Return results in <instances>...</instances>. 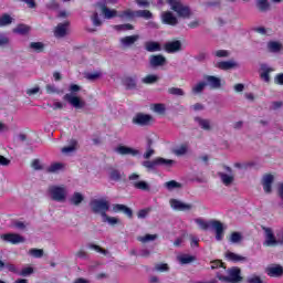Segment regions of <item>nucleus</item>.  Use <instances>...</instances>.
I'll use <instances>...</instances> for the list:
<instances>
[{"mask_svg": "<svg viewBox=\"0 0 283 283\" xmlns=\"http://www.w3.org/2000/svg\"><path fill=\"white\" fill-rule=\"evenodd\" d=\"M196 224L200 227L202 231H208L209 227H212L216 231V240L220 242L224 238V226L218 220H211L210 223L205 221V219H196Z\"/></svg>", "mask_w": 283, "mask_h": 283, "instance_id": "nucleus-1", "label": "nucleus"}, {"mask_svg": "<svg viewBox=\"0 0 283 283\" xmlns=\"http://www.w3.org/2000/svg\"><path fill=\"white\" fill-rule=\"evenodd\" d=\"M69 90L71 93H66L63 96V101H66V103L72 105V107H75V109H83V107H85V101H83V99H81V97L74 95V94L81 92V86L78 84H71Z\"/></svg>", "mask_w": 283, "mask_h": 283, "instance_id": "nucleus-2", "label": "nucleus"}, {"mask_svg": "<svg viewBox=\"0 0 283 283\" xmlns=\"http://www.w3.org/2000/svg\"><path fill=\"white\" fill-rule=\"evenodd\" d=\"M168 6H170V10L176 12L177 17L181 19H190L191 18V8L180 0H167Z\"/></svg>", "mask_w": 283, "mask_h": 283, "instance_id": "nucleus-3", "label": "nucleus"}, {"mask_svg": "<svg viewBox=\"0 0 283 283\" xmlns=\"http://www.w3.org/2000/svg\"><path fill=\"white\" fill-rule=\"evenodd\" d=\"M93 213H99L102 218H107L109 211V201L104 199H94L90 202Z\"/></svg>", "mask_w": 283, "mask_h": 283, "instance_id": "nucleus-4", "label": "nucleus"}, {"mask_svg": "<svg viewBox=\"0 0 283 283\" xmlns=\"http://www.w3.org/2000/svg\"><path fill=\"white\" fill-rule=\"evenodd\" d=\"M229 276H224L221 273H217V277L220 282L226 283H238L242 282V276L240 275L241 271L239 268H232L228 270Z\"/></svg>", "mask_w": 283, "mask_h": 283, "instance_id": "nucleus-5", "label": "nucleus"}, {"mask_svg": "<svg viewBox=\"0 0 283 283\" xmlns=\"http://www.w3.org/2000/svg\"><path fill=\"white\" fill-rule=\"evenodd\" d=\"M49 193L51 200H54L55 202H65V199L67 198V190L64 186H51L49 188Z\"/></svg>", "mask_w": 283, "mask_h": 283, "instance_id": "nucleus-6", "label": "nucleus"}, {"mask_svg": "<svg viewBox=\"0 0 283 283\" xmlns=\"http://www.w3.org/2000/svg\"><path fill=\"white\" fill-rule=\"evenodd\" d=\"M174 160L165 159L163 157H157L153 161L146 160L143 163V167L146 169H156V167H171L174 165Z\"/></svg>", "mask_w": 283, "mask_h": 283, "instance_id": "nucleus-7", "label": "nucleus"}, {"mask_svg": "<svg viewBox=\"0 0 283 283\" xmlns=\"http://www.w3.org/2000/svg\"><path fill=\"white\" fill-rule=\"evenodd\" d=\"M154 123V117L149 114L137 113L133 117V124L138 125L139 127H147Z\"/></svg>", "mask_w": 283, "mask_h": 283, "instance_id": "nucleus-8", "label": "nucleus"}, {"mask_svg": "<svg viewBox=\"0 0 283 283\" xmlns=\"http://www.w3.org/2000/svg\"><path fill=\"white\" fill-rule=\"evenodd\" d=\"M262 229L265 233V241L263 242V247H275L276 244H280V241H277L271 228L263 227Z\"/></svg>", "mask_w": 283, "mask_h": 283, "instance_id": "nucleus-9", "label": "nucleus"}, {"mask_svg": "<svg viewBox=\"0 0 283 283\" xmlns=\"http://www.w3.org/2000/svg\"><path fill=\"white\" fill-rule=\"evenodd\" d=\"M206 85L210 86V90H220L222 87V80L216 75H205Z\"/></svg>", "mask_w": 283, "mask_h": 283, "instance_id": "nucleus-10", "label": "nucleus"}, {"mask_svg": "<svg viewBox=\"0 0 283 283\" xmlns=\"http://www.w3.org/2000/svg\"><path fill=\"white\" fill-rule=\"evenodd\" d=\"M1 239L4 240V242H10V244H21L25 242V238L18 233H6L1 235Z\"/></svg>", "mask_w": 283, "mask_h": 283, "instance_id": "nucleus-11", "label": "nucleus"}, {"mask_svg": "<svg viewBox=\"0 0 283 283\" xmlns=\"http://www.w3.org/2000/svg\"><path fill=\"white\" fill-rule=\"evenodd\" d=\"M170 207L175 209V211H191V209H193V205L185 203L178 199H170Z\"/></svg>", "mask_w": 283, "mask_h": 283, "instance_id": "nucleus-12", "label": "nucleus"}, {"mask_svg": "<svg viewBox=\"0 0 283 283\" xmlns=\"http://www.w3.org/2000/svg\"><path fill=\"white\" fill-rule=\"evenodd\" d=\"M139 39L140 35L138 34L126 35L124 38H120L119 43L124 50H127V48H132V45H135Z\"/></svg>", "mask_w": 283, "mask_h": 283, "instance_id": "nucleus-13", "label": "nucleus"}, {"mask_svg": "<svg viewBox=\"0 0 283 283\" xmlns=\"http://www.w3.org/2000/svg\"><path fill=\"white\" fill-rule=\"evenodd\" d=\"M161 21L165 25H171L172 28L178 25V18L171 11H165L161 14Z\"/></svg>", "mask_w": 283, "mask_h": 283, "instance_id": "nucleus-14", "label": "nucleus"}, {"mask_svg": "<svg viewBox=\"0 0 283 283\" xmlns=\"http://www.w3.org/2000/svg\"><path fill=\"white\" fill-rule=\"evenodd\" d=\"M113 211L115 213H124V216L128 217L129 219L134 218V210L123 203L113 205Z\"/></svg>", "mask_w": 283, "mask_h": 283, "instance_id": "nucleus-15", "label": "nucleus"}, {"mask_svg": "<svg viewBox=\"0 0 283 283\" xmlns=\"http://www.w3.org/2000/svg\"><path fill=\"white\" fill-rule=\"evenodd\" d=\"M265 273L269 277H282L283 266L280 264L269 266L265 269Z\"/></svg>", "mask_w": 283, "mask_h": 283, "instance_id": "nucleus-16", "label": "nucleus"}, {"mask_svg": "<svg viewBox=\"0 0 283 283\" xmlns=\"http://www.w3.org/2000/svg\"><path fill=\"white\" fill-rule=\"evenodd\" d=\"M165 50L166 52H168V54H175V52H180V50H182V42H180V40L167 42L165 44Z\"/></svg>", "mask_w": 283, "mask_h": 283, "instance_id": "nucleus-17", "label": "nucleus"}, {"mask_svg": "<svg viewBox=\"0 0 283 283\" xmlns=\"http://www.w3.org/2000/svg\"><path fill=\"white\" fill-rule=\"evenodd\" d=\"M115 151L120 156H138L140 150L127 146H118Z\"/></svg>", "mask_w": 283, "mask_h": 283, "instance_id": "nucleus-18", "label": "nucleus"}, {"mask_svg": "<svg viewBox=\"0 0 283 283\" xmlns=\"http://www.w3.org/2000/svg\"><path fill=\"white\" fill-rule=\"evenodd\" d=\"M149 63L151 67H160L167 63V57L161 54L150 55Z\"/></svg>", "mask_w": 283, "mask_h": 283, "instance_id": "nucleus-19", "label": "nucleus"}, {"mask_svg": "<svg viewBox=\"0 0 283 283\" xmlns=\"http://www.w3.org/2000/svg\"><path fill=\"white\" fill-rule=\"evenodd\" d=\"M216 67H218V70H223V72H227L229 70H234V67H238V62L233 60L221 61L216 64Z\"/></svg>", "mask_w": 283, "mask_h": 283, "instance_id": "nucleus-20", "label": "nucleus"}, {"mask_svg": "<svg viewBox=\"0 0 283 283\" xmlns=\"http://www.w3.org/2000/svg\"><path fill=\"white\" fill-rule=\"evenodd\" d=\"M273 180H274V177H273V175H271V174H268V175H265V176L263 177V182H262V185H263V191H264L265 193H271V191H273V188H272V186H273Z\"/></svg>", "mask_w": 283, "mask_h": 283, "instance_id": "nucleus-21", "label": "nucleus"}, {"mask_svg": "<svg viewBox=\"0 0 283 283\" xmlns=\"http://www.w3.org/2000/svg\"><path fill=\"white\" fill-rule=\"evenodd\" d=\"M226 259L229 262H234V263H238V262H249V259L247 256H242V255L237 254V253L231 252V251L226 252Z\"/></svg>", "mask_w": 283, "mask_h": 283, "instance_id": "nucleus-22", "label": "nucleus"}, {"mask_svg": "<svg viewBox=\"0 0 283 283\" xmlns=\"http://www.w3.org/2000/svg\"><path fill=\"white\" fill-rule=\"evenodd\" d=\"M138 76L133 75V76H125L123 80V84L125 85L126 90H136L137 87V81Z\"/></svg>", "mask_w": 283, "mask_h": 283, "instance_id": "nucleus-23", "label": "nucleus"}, {"mask_svg": "<svg viewBox=\"0 0 283 283\" xmlns=\"http://www.w3.org/2000/svg\"><path fill=\"white\" fill-rule=\"evenodd\" d=\"M67 28H70V22L59 23L55 28L54 35L63 38L67 34Z\"/></svg>", "mask_w": 283, "mask_h": 283, "instance_id": "nucleus-24", "label": "nucleus"}, {"mask_svg": "<svg viewBox=\"0 0 283 283\" xmlns=\"http://www.w3.org/2000/svg\"><path fill=\"white\" fill-rule=\"evenodd\" d=\"M101 11L106 19H114L115 17H118V11L107 8L105 4L101 7Z\"/></svg>", "mask_w": 283, "mask_h": 283, "instance_id": "nucleus-25", "label": "nucleus"}, {"mask_svg": "<svg viewBox=\"0 0 283 283\" xmlns=\"http://www.w3.org/2000/svg\"><path fill=\"white\" fill-rule=\"evenodd\" d=\"M146 52H160V43L148 41L145 43Z\"/></svg>", "mask_w": 283, "mask_h": 283, "instance_id": "nucleus-26", "label": "nucleus"}, {"mask_svg": "<svg viewBox=\"0 0 283 283\" xmlns=\"http://www.w3.org/2000/svg\"><path fill=\"white\" fill-rule=\"evenodd\" d=\"M256 8L260 12H269L271 3H269V0H256Z\"/></svg>", "mask_w": 283, "mask_h": 283, "instance_id": "nucleus-27", "label": "nucleus"}, {"mask_svg": "<svg viewBox=\"0 0 283 283\" xmlns=\"http://www.w3.org/2000/svg\"><path fill=\"white\" fill-rule=\"evenodd\" d=\"M219 178H221V182L226 186L229 187L230 185L233 184V176L227 175L224 172H218Z\"/></svg>", "mask_w": 283, "mask_h": 283, "instance_id": "nucleus-28", "label": "nucleus"}, {"mask_svg": "<svg viewBox=\"0 0 283 283\" xmlns=\"http://www.w3.org/2000/svg\"><path fill=\"white\" fill-rule=\"evenodd\" d=\"M268 50L269 52H272V53L280 52L282 50V43L270 41L268 42Z\"/></svg>", "mask_w": 283, "mask_h": 283, "instance_id": "nucleus-29", "label": "nucleus"}, {"mask_svg": "<svg viewBox=\"0 0 283 283\" xmlns=\"http://www.w3.org/2000/svg\"><path fill=\"white\" fill-rule=\"evenodd\" d=\"M153 17H154V13H151V11H149V10H137L136 11L137 19L149 20V19H153Z\"/></svg>", "mask_w": 283, "mask_h": 283, "instance_id": "nucleus-30", "label": "nucleus"}, {"mask_svg": "<svg viewBox=\"0 0 283 283\" xmlns=\"http://www.w3.org/2000/svg\"><path fill=\"white\" fill-rule=\"evenodd\" d=\"M133 187L135 189H139V191H149L150 190L149 184H147V181H135V182H133Z\"/></svg>", "mask_w": 283, "mask_h": 283, "instance_id": "nucleus-31", "label": "nucleus"}, {"mask_svg": "<svg viewBox=\"0 0 283 283\" xmlns=\"http://www.w3.org/2000/svg\"><path fill=\"white\" fill-rule=\"evenodd\" d=\"M142 83L145 85H154V83H158V75L148 74L142 80Z\"/></svg>", "mask_w": 283, "mask_h": 283, "instance_id": "nucleus-32", "label": "nucleus"}, {"mask_svg": "<svg viewBox=\"0 0 283 283\" xmlns=\"http://www.w3.org/2000/svg\"><path fill=\"white\" fill-rule=\"evenodd\" d=\"M197 123H199L201 129H205L206 132L211 130V122L209 119H202L200 117H196Z\"/></svg>", "mask_w": 283, "mask_h": 283, "instance_id": "nucleus-33", "label": "nucleus"}, {"mask_svg": "<svg viewBox=\"0 0 283 283\" xmlns=\"http://www.w3.org/2000/svg\"><path fill=\"white\" fill-rule=\"evenodd\" d=\"M84 197L81 192H75L73 193L72 198H71V205H74L75 207H78V205H81V202H83Z\"/></svg>", "mask_w": 283, "mask_h": 283, "instance_id": "nucleus-34", "label": "nucleus"}, {"mask_svg": "<svg viewBox=\"0 0 283 283\" xmlns=\"http://www.w3.org/2000/svg\"><path fill=\"white\" fill-rule=\"evenodd\" d=\"M164 186L166 189H168V191H174V189H180V187H182V185L176 180L167 181L164 184Z\"/></svg>", "mask_w": 283, "mask_h": 283, "instance_id": "nucleus-35", "label": "nucleus"}, {"mask_svg": "<svg viewBox=\"0 0 283 283\" xmlns=\"http://www.w3.org/2000/svg\"><path fill=\"white\" fill-rule=\"evenodd\" d=\"M30 48L39 54L45 50V44H43V42H31Z\"/></svg>", "mask_w": 283, "mask_h": 283, "instance_id": "nucleus-36", "label": "nucleus"}, {"mask_svg": "<svg viewBox=\"0 0 283 283\" xmlns=\"http://www.w3.org/2000/svg\"><path fill=\"white\" fill-rule=\"evenodd\" d=\"M76 145H78V142H76V139H72L70 146L62 148V154H71V151H76Z\"/></svg>", "mask_w": 283, "mask_h": 283, "instance_id": "nucleus-37", "label": "nucleus"}, {"mask_svg": "<svg viewBox=\"0 0 283 283\" xmlns=\"http://www.w3.org/2000/svg\"><path fill=\"white\" fill-rule=\"evenodd\" d=\"M63 167H65L63 164L54 163V164H51V166L46 169V171L48 174H56V171H61Z\"/></svg>", "mask_w": 283, "mask_h": 283, "instance_id": "nucleus-38", "label": "nucleus"}, {"mask_svg": "<svg viewBox=\"0 0 283 283\" xmlns=\"http://www.w3.org/2000/svg\"><path fill=\"white\" fill-rule=\"evenodd\" d=\"M158 238V234H146L144 237H138L137 240L138 242H143L144 244L146 242H154Z\"/></svg>", "mask_w": 283, "mask_h": 283, "instance_id": "nucleus-39", "label": "nucleus"}, {"mask_svg": "<svg viewBox=\"0 0 283 283\" xmlns=\"http://www.w3.org/2000/svg\"><path fill=\"white\" fill-rule=\"evenodd\" d=\"M12 23V17L10 14L4 13L0 17V28H3V25H10Z\"/></svg>", "mask_w": 283, "mask_h": 283, "instance_id": "nucleus-40", "label": "nucleus"}, {"mask_svg": "<svg viewBox=\"0 0 283 283\" xmlns=\"http://www.w3.org/2000/svg\"><path fill=\"white\" fill-rule=\"evenodd\" d=\"M17 34H28L30 32V27L27 24H18V27L13 30Z\"/></svg>", "mask_w": 283, "mask_h": 283, "instance_id": "nucleus-41", "label": "nucleus"}, {"mask_svg": "<svg viewBox=\"0 0 283 283\" xmlns=\"http://www.w3.org/2000/svg\"><path fill=\"white\" fill-rule=\"evenodd\" d=\"M205 87H207V83L199 82L197 85L192 87V94H201V92L205 91Z\"/></svg>", "mask_w": 283, "mask_h": 283, "instance_id": "nucleus-42", "label": "nucleus"}, {"mask_svg": "<svg viewBox=\"0 0 283 283\" xmlns=\"http://www.w3.org/2000/svg\"><path fill=\"white\" fill-rule=\"evenodd\" d=\"M211 270L214 271V269H224L227 270V265H224V262L222 260H213L210 262Z\"/></svg>", "mask_w": 283, "mask_h": 283, "instance_id": "nucleus-43", "label": "nucleus"}, {"mask_svg": "<svg viewBox=\"0 0 283 283\" xmlns=\"http://www.w3.org/2000/svg\"><path fill=\"white\" fill-rule=\"evenodd\" d=\"M168 94L171 96H185V91L178 87H170L168 88Z\"/></svg>", "mask_w": 283, "mask_h": 283, "instance_id": "nucleus-44", "label": "nucleus"}, {"mask_svg": "<svg viewBox=\"0 0 283 283\" xmlns=\"http://www.w3.org/2000/svg\"><path fill=\"white\" fill-rule=\"evenodd\" d=\"M230 242H232V244H238V242H242V233L232 232L230 235Z\"/></svg>", "mask_w": 283, "mask_h": 283, "instance_id": "nucleus-45", "label": "nucleus"}, {"mask_svg": "<svg viewBox=\"0 0 283 283\" xmlns=\"http://www.w3.org/2000/svg\"><path fill=\"white\" fill-rule=\"evenodd\" d=\"M91 20L95 28H101V25H103V21L98 17V12H94L93 15L91 17Z\"/></svg>", "mask_w": 283, "mask_h": 283, "instance_id": "nucleus-46", "label": "nucleus"}, {"mask_svg": "<svg viewBox=\"0 0 283 283\" xmlns=\"http://www.w3.org/2000/svg\"><path fill=\"white\" fill-rule=\"evenodd\" d=\"M153 111L156 114H165V112H167V108L165 107V104L157 103V104H154Z\"/></svg>", "mask_w": 283, "mask_h": 283, "instance_id": "nucleus-47", "label": "nucleus"}, {"mask_svg": "<svg viewBox=\"0 0 283 283\" xmlns=\"http://www.w3.org/2000/svg\"><path fill=\"white\" fill-rule=\"evenodd\" d=\"M103 75V73L96 71L94 73H86L85 78L87 81H98V78Z\"/></svg>", "mask_w": 283, "mask_h": 283, "instance_id": "nucleus-48", "label": "nucleus"}, {"mask_svg": "<svg viewBox=\"0 0 283 283\" xmlns=\"http://www.w3.org/2000/svg\"><path fill=\"white\" fill-rule=\"evenodd\" d=\"M271 72H273L272 69H265L262 73H261V78L265 82V83H270L271 82Z\"/></svg>", "mask_w": 283, "mask_h": 283, "instance_id": "nucleus-49", "label": "nucleus"}, {"mask_svg": "<svg viewBox=\"0 0 283 283\" xmlns=\"http://www.w3.org/2000/svg\"><path fill=\"white\" fill-rule=\"evenodd\" d=\"M196 260V256L191 255H184L179 258L181 264H191Z\"/></svg>", "mask_w": 283, "mask_h": 283, "instance_id": "nucleus-50", "label": "nucleus"}, {"mask_svg": "<svg viewBox=\"0 0 283 283\" xmlns=\"http://www.w3.org/2000/svg\"><path fill=\"white\" fill-rule=\"evenodd\" d=\"M103 218V222H108V224H118V222H120L116 217H109L106 214V217H102Z\"/></svg>", "mask_w": 283, "mask_h": 283, "instance_id": "nucleus-51", "label": "nucleus"}, {"mask_svg": "<svg viewBox=\"0 0 283 283\" xmlns=\"http://www.w3.org/2000/svg\"><path fill=\"white\" fill-rule=\"evenodd\" d=\"M213 55L217 56V59H227V56H229V51L218 50L213 52Z\"/></svg>", "mask_w": 283, "mask_h": 283, "instance_id": "nucleus-52", "label": "nucleus"}, {"mask_svg": "<svg viewBox=\"0 0 283 283\" xmlns=\"http://www.w3.org/2000/svg\"><path fill=\"white\" fill-rule=\"evenodd\" d=\"M156 271H159V273H165L169 271V265L167 263H158L155 265Z\"/></svg>", "mask_w": 283, "mask_h": 283, "instance_id": "nucleus-53", "label": "nucleus"}, {"mask_svg": "<svg viewBox=\"0 0 283 283\" xmlns=\"http://www.w3.org/2000/svg\"><path fill=\"white\" fill-rule=\"evenodd\" d=\"M119 17H126L127 19H135L136 11H132V9H127V10L123 11Z\"/></svg>", "mask_w": 283, "mask_h": 283, "instance_id": "nucleus-54", "label": "nucleus"}, {"mask_svg": "<svg viewBox=\"0 0 283 283\" xmlns=\"http://www.w3.org/2000/svg\"><path fill=\"white\" fill-rule=\"evenodd\" d=\"M109 178L111 180H115V181L120 180V171L118 169L111 170Z\"/></svg>", "mask_w": 283, "mask_h": 283, "instance_id": "nucleus-55", "label": "nucleus"}, {"mask_svg": "<svg viewBox=\"0 0 283 283\" xmlns=\"http://www.w3.org/2000/svg\"><path fill=\"white\" fill-rule=\"evenodd\" d=\"M29 253L32 255V258H43L42 249H31L29 250Z\"/></svg>", "mask_w": 283, "mask_h": 283, "instance_id": "nucleus-56", "label": "nucleus"}, {"mask_svg": "<svg viewBox=\"0 0 283 283\" xmlns=\"http://www.w3.org/2000/svg\"><path fill=\"white\" fill-rule=\"evenodd\" d=\"M90 249H94V251H96L97 253H102L103 255H107V250L101 248V245H96L94 243H91Z\"/></svg>", "mask_w": 283, "mask_h": 283, "instance_id": "nucleus-57", "label": "nucleus"}, {"mask_svg": "<svg viewBox=\"0 0 283 283\" xmlns=\"http://www.w3.org/2000/svg\"><path fill=\"white\" fill-rule=\"evenodd\" d=\"M117 31H126V30H134V27L130 23H126V24H117L114 27Z\"/></svg>", "mask_w": 283, "mask_h": 283, "instance_id": "nucleus-58", "label": "nucleus"}, {"mask_svg": "<svg viewBox=\"0 0 283 283\" xmlns=\"http://www.w3.org/2000/svg\"><path fill=\"white\" fill-rule=\"evenodd\" d=\"M149 211H151V208H147V209H142L137 212V217L139 219H145L147 218V216H149Z\"/></svg>", "mask_w": 283, "mask_h": 283, "instance_id": "nucleus-59", "label": "nucleus"}, {"mask_svg": "<svg viewBox=\"0 0 283 283\" xmlns=\"http://www.w3.org/2000/svg\"><path fill=\"white\" fill-rule=\"evenodd\" d=\"M32 273H34V269L29 266V268L22 269V271L20 272V275H22V277H28V275H32Z\"/></svg>", "mask_w": 283, "mask_h": 283, "instance_id": "nucleus-60", "label": "nucleus"}, {"mask_svg": "<svg viewBox=\"0 0 283 283\" xmlns=\"http://www.w3.org/2000/svg\"><path fill=\"white\" fill-rule=\"evenodd\" d=\"M176 156H185L187 154V145H181L179 148L175 149Z\"/></svg>", "mask_w": 283, "mask_h": 283, "instance_id": "nucleus-61", "label": "nucleus"}, {"mask_svg": "<svg viewBox=\"0 0 283 283\" xmlns=\"http://www.w3.org/2000/svg\"><path fill=\"white\" fill-rule=\"evenodd\" d=\"M31 167L35 169V171H41V169H43V166H41V161L39 159H33Z\"/></svg>", "mask_w": 283, "mask_h": 283, "instance_id": "nucleus-62", "label": "nucleus"}, {"mask_svg": "<svg viewBox=\"0 0 283 283\" xmlns=\"http://www.w3.org/2000/svg\"><path fill=\"white\" fill-rule=\"evenodd\" d=\"M248 283H262V279L258 275H253L248 277Z\"/></svg>", "mask_w": 283, "mask_h": 283, "instance_id": "nucleus-63", "label": "nucleus"}, {"mask_svg": "<svg viewBox=\"0 0 283 283\" xmlns=\"http://www.w3.org/2000/svg\"><path fill=\"white\" fill-rule=\"evenodd\" d=\"M274 82L276 85H283V73H279L274 77Z\"/></svg>", "mask_w": 283, "mask_h": 283, "instance_id": "nucleus-64", "label": "nucleus"}]
</instances>
